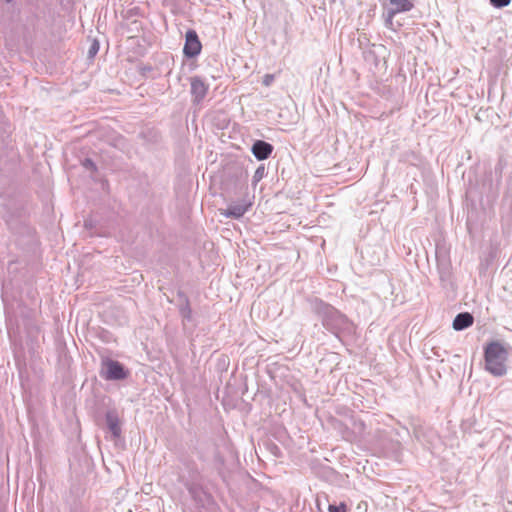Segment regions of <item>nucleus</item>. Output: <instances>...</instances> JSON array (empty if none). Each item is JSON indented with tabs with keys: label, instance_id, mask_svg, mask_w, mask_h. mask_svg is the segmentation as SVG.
Returning <instances> with one entry per match:
<instances>
[{
	"label": "nucleus",
	"instance_id": "nucleus-1",
	"mask_svg": "<svg viewBox=\"0 0 512 512\" xmlns=\"http://www.w3.org/2000/svg\"><path fill=\"white\" fill-rule=\"evenodd\" d=\"M485 369L494 376H503L507 372L508 349L500 342L489 343L485 348Z\"/></svg>",
	"mask_w": 512,
	"mask_h": 512
},
{
	"label": "nucleus",
	"instance_id": "nucleus-2",
	"mask_svg": "<svg viewBox=\"0 0 512 512\" xmlns=\"http://www.w3.org/2000/svg\"><path fill=\"white\" fill-rule=\"evenodd\" d=\"M100 375L106 380H122L126 378L127 372L118 361L104 358L101 364Z\"/></svg>",
	"mask_w": 512,
	"mask_h": 512
},
{
	"label": "nucleus",
	"instance_id": "nucleus-3",
	"mask_svg": "<svg viewBox=\"0 0 512 512\" xmlns=\"http://www.w3.org/2000/svg\"><path fill=\"white\" fill-rule=\"evenodd\" d=\"M324 325L330 330L336 332L338 330L348 329L350 324L348 319L343 314L330 307L327 308L324 317Z\"/></svg>",
	"mask_w": 512,
	"mask_h": 512
},
{
	"label": "nucleus",
	"instance_id": "nucleus-4",
	"mask_svg": "<svg viewBox=\"0 0 512 512\" xmlns=\"http://www.w3.org/2000/svg\"><path fill=\"white\" fill-rule=\"evenodd\" d=\"M201 42L199 41L198 35L194 30H188L186 32L185 45L183 52L187 57H195L201 52Z\"/></svg>",
	"mask_w": 512,
	"mask_h": 512
},
{
	"label": "nucleus",
	"instance_id": "nucleus-5",
	"mask_svg": "<svg viewBox=\"0 0 512 512\" xmlns=\"http://www.w3.org/2000/svg\"><path fill=\"white\" fill-rule=\"evenodd\" d=\"M250 206V201L243 200L240 203L229 205V207L225 210H220V214L225 217H232L238 219L246 213Z\"/></svg>",
	"mask_w": 512,
	"mask_h": 512
},
{
	"label": "nucleus",
	"instance_id": "nucleus-6",
	"mask_svg": "<svg viewBox=\"0 0 512 512\" xmlns=\"http://www.w3.org/2000/svg\"><path fill=\"white\" fill-rule=\"evenodd\" d=\"M273 151V146L265 141L258 140L252 146V152L258 160L267 159Z\"/></svg>",
	"mask_w": 512,
	"mask_h": 512
},
{
	"label": "nucleus",
	"instance_id": "nucleus-7",
	"mask_svg": "<svg viewBox=\"0 0 512 512\" xmlns=\"http://www.w3.org/2000/svg\"><path fill=\"white\" fill-rule=\"evenodd\" d=\"M191 93L197 102L205 97L207 93V86L200 78H191Z\"/></svg>",
	"mask_w": 512,
	"mask_h": 512
},
{
	"label": "nucleus",
	"instance_id": "nucleus-8",
	"mask_svg": "<svg viewBox=\"0 0 512 512\" xmlns=\"http://www.w3.org/2000/svg\"><path fill=\"white\" fill-rule=\"evenodd\" d=\"M473 320L474 318L470 313H459L453 321V328L457 331L466 329L473 324Z\"/></svg>",
	"mask_w": 512,
	"mask_h": 512
},
{
	"label": "nucleus",
	"instance_id": "nucleus-9",
	"mask_svg": "<svg viewBox=\"0 0 512 512\" xmlns=\"http://www.w3.org/2000/svg\"><path fill=\"white\" fill-rule=\"evenodd\" d=\"M393 8L389 11V17H393L396 13L409 11L412 9L413 4L409 0H390Z\"/></svg>",
	"mask_w": 512,
	"mask_h": 512
},
{
	"label": "nucleus",
	"instance_id": "nucleus-10",
	"mask_svg": "<svg viewBox=\"0 0 512 512\" xmlns=\"http://www.w3.org/2000/svg\"><path fill=\"white\" fill-rule=\"evenodd\" d=\"M109 431L114 438H118L121 434V422L119 418H107Z\"/></svg>",
	"mask_w": 512,
	"mask_h": 512
},
{
	"label": "nucleus",
	"instance_id": "nucleus-11",
	"mask_svg": "<svg viewBox=\"0 0 512 512\" xmlns=\"http://www.w3.org/2000/svg\"><path fill=\"white\" fill-rule=\"evenodd\" d=\"M264 174H265L264 166L258 167L253 175V179H252L253 185H256L263 178Z\"/></svg>",
	"mask_w": 512,
	"mask_h": 512
},
{
	"label": "nucleus",
	"instance_id": "nucleus-12",
	"mask_svg": "<svg viewBox=\"0 0 512 512\" xmlns=\"http://www.w3.org/2000/svg\"><path fill=\"white\" fill-rule=\"evenodd\" d=\"M510 1L511 0H490L491 4L497 8L508 6Z\"/></svg>",
	"mask_w": 512,
	"mask_h": 512
},
{
	"label": "nucleus",
	"instance_id": "nucleus-13",
	"mask_svg": "<svg viewBox=\"0 0 512 512\" xmlns=\"http://www.w3.org/2000/svg\"><path fill=\"white\" fill-rule=\"evenodd\" d=\"M99 50V43L97 41H94L92 45L89 48L88 54L90 57H93L97 54Z\"/></svg>",
	"mask_w": 512,
	"mask_h": 512
},
{
	"label": "nucleus",
	"instance_id": "nucleus-14",
	"mask_svg": "<svg viewBox=\"0 0 512 512\" xmlns=\"http://www.w3.org/2000/svg\"><path fill=\"white\" fill-rule=\"evenodd\" d=\"M328 510H329V512H346V508H345L344 504H341L339 506L329 505Z\"/></svg>",
	"mask_w": 512,
	"mask_h": 512
},
{
	"label": "nucleus",
	"instance_id": "nucleus-15",
	"mask_svg": "<svg viewBox=\"0 0 512 512\" xmlns=\"http://www.w3.org/2000/svg\"><path fill=\"white\" fill-rule=\"evenodd\" d=\"M83 166L86 168V169H89L91 171H94L96 170V165L94 164V162L90 159H85L84 162H83Z\"/></svg>",
	"mask_w": 512,
	"mask_h": 512
},
{
	"label": "nucleus",
	"instance_id": "nucleus-16",
	"mask_svg": "<svg viewBox=\"0 0 512 512\" xmlns=\"http://www.w3.org/2000/svg\"><path fill=\"white\" fill-rule=\"evenodd\" d=\"M273 80H274V75H272V74H266V75L264 76V78H263V84H264L265 86H269V85H271V83L273 82Z\"/></svg>",
	"mask_w": 512,
	"mask_h": 512
},
{
	"label": "nucleus",
	"instance_id": "nucleus-17",
	"mask_svg": "<svg viewBox=\"0 0 512 512\" xmlns=\"http://www.w3.org/2000/svg\"><path fill=\"white\" fill-rule=\"evenodd\" d=\"M5 1L9 3V2H11L12 0H5Z\"/></svg>",
	"mask_w": 512,
	"mask_h": 512
}]
</instances>
